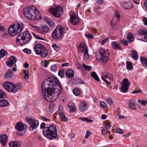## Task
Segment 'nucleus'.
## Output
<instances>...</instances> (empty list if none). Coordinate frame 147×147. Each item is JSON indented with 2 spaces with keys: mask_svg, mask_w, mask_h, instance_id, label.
Listing matches in <instances>:
<instances>
[{
  "mask_svg": "<svg viewBox=\"0 0 147 147\" xmlns=\"http://www.w3.org/2000/svg\"><path fill=\"white\" fill-rule=\"evenodd\" d=\"M131 57L134 59H136V60L138 59V56L136 51H132Z\"/></svg>",
  "mask_w": 147,
  "mask_h": 147,
  "instance_id": "473e14b6",
  "label": "nucleus"
},
{
  "mask_svg": "<svg viewBox=\"0 0 147 147\" xmlns=\"http://www.w3.org/2000/svg\"><path fill=\"white\" fill-rule=\"evenodd\" d=\"M65 74L67 77L71 78L74 76V72L71 69H67L65 72Z\"/></svg>",
  "mask_w": 147,
  "mask_h": 147,
  "instance_id": "5701e85b",
  "label": "nucleus"
},
{
  "mask_svg": "<svg viewBox=\"0 0 147 147\" xmlns=\"http://www.w3.org/2000/svg\"><path fill=\"white\" fill-rule=\"evenodd\" d=\"M24 26L22 23H17L16 25L11 26L8 29L9 33L12 36H15L22 31Z\"/></svg>",
  "mask_w": 147,
  "mask_h": 147,
  "instance_id": "423d86ee",
  "label": "nucleus"
},
{
  "mask_svg": "<svg viewBox=\"0 0 147 147\" xmlns=\"http://www.w3.org/2000/svg\"><path fill=\"white\" fill-rule=\"evenodd\" d=\"M129 105V108L131 109H136V106L134 104V101L133 99H131L129 100L128 102Z\"/></svg>",
  "mask_w": 147,
  "mask_h": 147,
  "instance_id": "a878e982",
  "label": "nucleus"
},
{
  "mask_svg": "<svg viewBox=\"0 0 147 147\" xmlns=\"http://www.w3.org/2000/svg\"><path fill=\"white\" fill-rule=\"evenodd\" d=\"M33 34L34 37L37 39L41 40H44V39L43 38L40 37L38 36L37 35H36L34 33Z\"/></svg>",
  "mask_w": 147,
  "mask_h": 147,
  "instance_id": "3c124183",
  "label": "nucleus"
},
{
  "mask_svg": "<svg viewBox=\"0 0 147 147\" xmlns=\"http://www.w3.org/2000/svg\"><path fill=\"white\" fill-rule=\"evenodd\" d=\"M129 42L128 41H127L126 40H121V42L125 46H127L128 44V42Z\"/></svg>",
  "mask_w": 147,
  "mask_h": 147,
  "instance_id": "5fc2aeb1",
  "label": "nucleus"
},
{
  "mask_svg": "<svg viewBox=\"0 0 147 147\" xmlns=\"http://www.w3.org/2000/svg\"><path fill=\"white\" fill-rule=\"evenodd\" d=\"M72 107H70L69 105H68V107H69V108L70 109L69 111L71 113L74 112L76 111V106L74 105V104H73Z\"/></svg>",
  "mask_w": 147,
  "mask_h": 147,
  "instance_id": "79ce46f5",
  "label": "nucleus"
},
{
  "mask_svg": "<svg viewBox=\"0 0 147 147\" xmlns=\"http://www.w3.org/2000/svg\"><path fill=\"white\" fill-rule=\"evenodd\" d=\"M101 78L105 82L107 85H109L111 84V83L110 82L108 81L107 79L112 80L113 79V76L111 74L106 72L102 74V76L101 77Z\"/></svg>",
  "mask_w": 147,
  "mask_h": 147,
  "instance_id": "4468645a",
  "label": "nucleus"
},
{
  "mask_svg": "<svg viewBox=\"0 0 147 147\" xmlns=\"http://www.w3.org/2000/svg\"><path fill=\"white\" fill-rule=\"evenodd\" d=\"M42 119V120L44 121H51V120L45 117H43Z\"/></svg>",
  "mask_w": 147,
  "mask_h": 147,
  "instance_id": "0e129e2a",
  "label": "nucleus"
},
{
  "mask_svg": "<svg viewBox=\"0 0 147 147\" xmlns=\"http://www.w3.org/2000/svg\"><path fill=\"white\" fill-rule=\"evenodd\" d=\"M52 47L57 52L59 51L60 48L57 47L56 44H53L52 45Z\"/></svg>",
  "mask_w": 147,
  "mask_h": 147,
  "instance_id": "49530a36",
  "label": "nucleus"
},
{
  "mask_svg": "<svg viewBox=\"0 0 147 147\" xmlns=\"http://www.w3.org/2000/svg\"><path fill=\"white\" fill-rule=\"evenodd\" d=\"M116 23L111 22V25L113 29H117V25Z\"/></svg>",
  "mask_w": 147,
  "mask_h": 147,
  "instance_id": "c03bdc74",
  "label": "nucleus"
},
{
  "mask_svg": "<svg viewBox=\"0 0 147 147\" xmlns=\"http://www.w3.org/2000/svg\"><path fill=\"white\" fill-rule=\"evenodd\" d=\"M50 12L54 16L59 18L60 17L63 13L62 7L58 5L55 8L49 9Z\"/></svg>",
  "mask_w": 147,
  "mask_h": 147,
  "instance_id": "9d476101",
  "label": "nucleus"
},
{
  "mask_svg": "<svg viewBox=\"0 0 147 147\" xmlns=\"http://www.w3.org/2000/svg\"><path fill=\"white\" fill-rule=\"evenodd\" d=\"M107 104L111 105L113 103V102L112 100V99L110 98H108L107 99Z\"/></svg>",
  "mask_w": 147,
  "mask_h": 147,
  "instance_id": "8fccbe9b",
  "label": "nucleus"
},
{
  "mask_svg": "<svg viewBox=\"0 0 147 147\" xmlns=\"http://www.w3.org/2000/svg\"><path fill=\"white\" fill-rule=\"evenodd\" d=\"M85 35L89 39H92L94 38L92 35L91 34H86Z\"/></svg>",
  "mask_w": 147,
  "mask_h": 147,
  "instance_id": "13d9d810",
  "label": "nucleus"
},
{
  "mask_svg": "<svg viewBox=\"0 0 147 147\" xmlns=\"http://www.w3.org/2000/svg\"><path fill=\"white\" fill-rule=\"evenodd\" d=\"M3 87L7 91L14 93V84L10 82H5L3 83Z\"/></svg>",
  "mask_w": 147,
  "mask_h": 147,
  "instance_id": "ddd939ff",
  "label": "nucleus"
},
{
  "mask_svg": "<svg viewBox=\"0 0 147 147\" xmlns=\"http://www.w3.org/2000/svg\"><path fill=\"white\" fill-rule=\"evenodd\" d=\"M138 102L140 103L141 105L145 106L147 103V101L145 100H138Z\"/></svg>",
  "mask_w": 147,
  "mask_h": 147,
  "instance_id": "de8ad7c7",
  "label": "nucleus"
},
{
  "mask_svg": "<svg viewBox=\"0 0 147 147\" xmlns=\"http://www.w3.org/2000/svg\"><path fill=\"white\" fill-rule=\"evenodd\" d=\"M110 124H107L105 125L104 129L107 130L110 127Z\"/></svg>",
  "mask_w": 147,
  "mask_h": 147,
  "instance_id": "052dcab7",
  "label": "nucleus"
},
{
  "mask_svg": "<svg viewBox=\"0 0 147 147\" xmlns=\"http://www.w3.org/2000/svg\"><path fill=\"white\" fill-rule=\"evenodd\" d=\"M21 87V84L20 83H17L15 84L14 88V93L17 92L20 89Z\"/></svg>",
  "mask_w": 147,
  "mask_h": 147,
  "instance_id": "cd10ccee",
  "label": "nucleus"
},
{
  "mask_svg": "<svg viewBox=\"0 0 147 147\" xmlns=\"http://www.w3.org/2000/svg\"><path fill=\"white\" fill-rule=\"evenodd\" d=\"M91 75L92 77L97 82H98L100 81L98 76L95 71L92 72Z\"/></svg>",
  "mask_w": 147,
  "mask_h": 147,
  "instance_id": "2f4dec72",
  "label": "nucleus"
},
{
  "mask_svg": "<svg viewBox=\"0 0 147 147\" xmlns=\"http://www.w3.org/2000/svg\"><path fill=\"white\" fill-rule=\"evenodd\" d=\"M13 76V73L12 70L9 69L4 75V78L6 79H9L11 78Z\"/></svg>",
  "mask_w": 147,
  "mask_h": 147,
  "instance_id": "412c9836",
  "label": "nucleus"
},
{
  "mask_svg": "<svg viewBox=\"0 0 147 147\" xmlns=\"http://www.w3.org/2000/svg\"><path fill=\"white\" fill-rule=\"evenodd\" d=\"M36 53L42 57H45L48 55V52L46 49L41 44H37L34 47Z\"/></svg>",
  "mask_w": 147,
  "mask_h": 147,
  "instance_id": "0eeeda50",
  "label": "nucleus"
},
{
  "mask_svg": "<svg viewBox=\"0 0 147 147\" xmlns=\"http://www.w3.org/2000/svg\"><path fill=\"white\" fill-rule=\"evenodd\" d=\"M120 19V16L119 13L117 12H115V16L112 19L111 22L115 23L118 22Z\"/></svg>",
  "mask_w": 147,
  "mask_h": 147,
  "instance_id": "4be33fe9",
  "label": "nucleus"
},
{
  "mask_svg": "<svg viewBox=\"0 0 147 147\" xmlns=\"http://www.w3.org/2000/svg\"><path fill=\"white\" fill-rule=\"evenodd\" d=\"M45 123L43 122L40 126L41 129L43 128V132L44 135L51 140L57 139L58 136L56 126L53 125H51L49 127H45Z\"/></svg>",
  "mask_w": 147,
  "mask_h": 147,
  "instance_id": "f03ea898",
  "label": "nucleus"
},
{
  "mask_svg": "<svg viewBox=\"0 0 147 147\" xmlns=\"http://www.w3.org/2000/svg\"><path fill=\"white\" fill-rule=\"evenodd\" d=\"M24 74L25 76H24V78L25 79H28L29 78V72L27 70H24Z\"/></svg>",
  "mask_w": 147,
  "mask_h": 147,
  "instance_id": "09e8293b",
  "label": "nucleus"
},
{
  "mask_svg": "<svg viewBox=\"0 0 147 147\" xmlns=\"http://www.w3.org/2000/svg\"><path fill=\"white\" fill-rule=\"evenodd\" d=\"M64 69L63 68H61L59 71L58 73V75L61 78H63L64 76Z\"/></svg>",
  "mask_w": 147,
  "mask_h": 147,
  "instance_id": "e433bc0d",
  "label": "nucleus"
},
{
  "mask_svg": "<svg viewBox=\"0 0 147 147\" xmlns=\"http://www.w3.org/2000/svg\"><path fill=\"white\" fill-rule=\"evenodd\" d=\"M116 132L117 133L119 134H123V131L122 129L119 128L117 129Z\"/></svg>",
  "mask_w": 147,
  "mask_h": 147,
  "instance_id": "864d4df0",
  "label": "nucleus"
},
{
  "mask_svg": "<svg viewBox=\"0 0 147 147\" xmlns=\"http://www.w3.org/2000/svg\"><path fill=\"white\" fill-rule=\"evenodd\" d=\"M140 61L144 67L147 66V59L144 57H140Z\"/></svg>",
  "mask_w": 147,
  "mask_h": 147,
  "instance_id": "c85d7f7f",
  "label": "nucleus"
},
{
  "mask_svg": "<svg viewBox=\"0 0 147 147\" xmlns=\"http://www.w3.org/2000/svg\"><path fill=\"white\" fill-rule=\"evenodd\" d=\"M24 16L30 20H38L41 19V16L38 11L34 6L25 8L23 9Z\"/></svg>",
  "mask_w": 147,
  "mask_h": 147,
  "instance_id": "7ed1b4c3",
  "label": "nucleus"
},
{
  "mask_svg": "<svg viewBox=\"0 0 147 147\" xmlns=\"http://www.w3.org/2000/svg\"><path fill=\"white\" fill-rule=\"evenodd\" d=\"M41 87L43 97L49 102L54 101L58 98L62 89L59 81L53 76L45 80Z\"/></svg>",
  "mask_w": 147,
  "mask_h": 147,
  "instance_id": "f257e3e1",
  "label": "nucleus"
},
{
  "mask_svg": "<svg viewBox=\"0 0 147 147\" xmlns=\"http://www.w3.org/2000/svg\"><path fill=\"white\" fill-rule=\"evenodd\" d=\"M79 47L81 49H83L82 50V51H85V49H87L86 47L85 44L84 42L81 43Z\"/></svg>",
  "mask_w": 147,
  "mask_h": 147,
  "instance_id": "58836bf2",
  "label": "nucleus"
},
{
  "mask_svg": "<svg viewBox=\"0 0 147 147\" xmlns=\"http://www.w3.org/2000/svg\"><path fill=\"white\" fill-rule=\"evenodd\" d=\"M8 137L6 134L0 136V141L2 145L5 147L6 145Z\"/></svg>",
  "mask_w": 147,
  "mask_h": 147,
  "instance_id": "6ab92c4d",
  "label": "nucleus"
},
{
  "mask_svg": "<svg viewBox=\"0 0 147 147\" xmlns=\"http://www.w3.org/2000/svg\"><path fill=\"white\" fill-rule=\"evenodd\" d=\"M9 36L7 33H4L2 34L1 36L4 38H7Z\"/></svg>",
  "mask_w": 147,
  "mask_h": 147,
  "instance_id": "6e6d98bb",
  "label": "nucleus"
},
{
  "mask_svg": "<svg viewBox=\"0 0 147 147\" xmlns=\"http://www.w3.org/2000/svg\"><path fill=\"white\" fill-rule=\"evenodd\" d=\"M48 65V63L46 61H43L42 62V65L46 67Z\"/></svg>",
  "mask_w": 147,
  "mask_h": 147,
  "instance_id": "bf43d9fd",
  "label": "nucleus"
},
{
  "mask_svg": "<svg viewBox=\"0 0 147 147\" xmlns=\"http://www.w3.org/2000/svg\"><path fill=\"white\" fill-rule=\"evenodd\" d=\"M82 66L85 70L87 71H90L92 68L91 66L87 65L84 63L83 64Z\"/></svg>",
  "mask_w": 147,
  "mask_h": 147,
  "instance_id": "ea45409f",
  "label": "nucleus"
},
{
  "mask_svg": "<svg viewBox=\"0 0 147 147\" xmlns=\"http://www.w3.org/2000/svg\"><path fill=\"white\" fill-rule=\"evenodd\" d=\"M88 107V105L84 101L81 102L79 106V110L81 111H84L86 110Z\"/></svg>",
  "mask_w": 147,
  "mask_h": 147,
  "instance_id": "aec40b11",
  "label": "nucleus"
},
{
  "mask_svg": "<svg viewBox=\"0 0 147 147\" xmlns=\"http://www.w3.org/2000/svg\"><path fill=\"white\" fill-rule=\"evenodd\" d=\"M23 51L27 54H30L31 53V51L27 48H25L23 50Z\"/></svg>",
  "mask_w": 147,
  "mask_h": 147,
  "instance_id": "4d7b16f0",
  "label": "nucleus"
},
{
  "mask_svg": "<svg viewBox=\"0 0 147 147\" xmlns=\"http://www.w3.org/2000/svg\"><path fill=\"white\" fill-rule=\"evenodd\" d=\"M73 92L74 94L76 96H79L80 94V91L77 88L74 89Z\"/></svg>",
  "mask_w": 147,
  "mask_h": 147,
  "instance_id": "4c0bfd02",
  "label": "nucleus"
},
{
  "mask_svg": "<svg viewBox=\"0 0 147 147\" xmlns=\"http://www.w3.org/2000/svg\"><path fill=\"white\" fill-rule=\"evenodd\" d=\"M7 53L4 49H1L0 51V58H2L4 56H6Z\"/></svg>",
  "mask_w": 147,
  "mask_h": 147,
  "instance_id": "c756f323",
  "label": "nucleus"
},
{
  "mask_svg": "<svg viewBox=\"0 0 147 147\" xmlns=\"http://www.w3.org/2000/svg\"><path fill=\"white\" fill-rule=\"evenodd\" d=\"M60 117L61 119L63 117V116L65 115L62 112H61L59 113Z\"/></svg>",
  "mask_w": 147,
  "mask_h": 147,
  "instance_id": "774afa93",
  "label": "nucleus"
},
{
  "mask_svg": "<svg viewBox=\"0 0 147 147\" xmlns=\"http://www.w3.org/2000/svg\"><path fill=\"white\" fill-rule=\"evenodd\" d=\"M88 49H85V53L84 54V57L85 60H86L88 59L89 57V55L88 54Z\"/></svg>",
  "mask_w": 147,
  "mask_h": 147,
  "instance_id": "f704fd0d",
  "label": "nucleus"
},
{
  "mask_svg": "<svg viewBox=\"0 0 147 147\" xmlns=\"http://www.w3.org/2000/svg\"><path fill=\"white\" fill-rule=\"evenodd\" d=\"M16 60L17 59L15 56H11L9 58L8 61L6 63L7 65L10 67H12L16 63Z\"/></svg>",
  "mask_w": 147,
  "mask_h": 147,
  "instance_id": "dca6fc26",
  "label": "nucleus"
},
{
  "mask_svg": "<svg viewBox=\"0 0 147 147\" xmlns=\"http://www.w3.org/2000/svg\"><path fill=\"white\" fill-rule=\"evenodd\" d=\"M127 68V70H130L132 69V64L129 61H127L126 62Z\"/></svg>",
  "mask_w": 147,
  "mask_h": 147,
  "instance_id": "c9c22d12",
  "label": "nucleus"
},
{
  "mask_svg": "<svg viewBox=\"0 0 147 147\" xmlns=\"http://www.w3.org/2000/svg\"><path fill=\"white\" fill-rule=\"evenodd\" d=\"M142 21L144 22V24L147 26V18H144Z\"/></svg>",
  "mask_w": 147,
  "mask_h": 147,
  "instance_id": "680f3d73",
  "label": "nucleus"
},
{
  "mask_svg": "<svg viewBox=\"0 0 147 147\" xmlns=\"http://www.w3.org/2000/svg\"><path fill=\"white\" fill-rule=\"evenodd\" d=\"M51 71L55 72L57 71V67L56 65H54L51 66Z\"/></svg>",
  "mask_w": 147,
  "mask_h": 147,
  "instance_id": "a18cd8bd",
  "label": "nucleus"
},
{
  "mask_svg": "<svg viewBox=\"0 0 147 147\" xmlns=\"http://www.w3.org/2000/svg\"><path fill=\"white\" fill-rule=\"evenodd\" d=\"M37 28V31L41 34H45L48 32L49 30V27L46 25H43L40 28Z\"/></svg>",
  "mask_w": 147,
  "mask_h": 147,
  "instance_id": "a211bd4d",
  "label": "nucleus"
},
{
  "mask_svg": "<svg viewBox=\"0 0 147 147\" xmlns=\"http://www.w3.org/2000/svg\"><path fill=\"white\" fill-rule=\"evenodd\" d=\"M97 2L99 5H101L103 3V0H97Z\"/></svg>",
  "mask_w": 147,
  "mask_h": 147,
  "instance_id": "e2e57ef3",
  "label": "nucleus"
},
{
  "mask_svg": "<svg viewBox=\"0 0 147 147\" xmlns=\"http://www.w3.org/2000/svg\"><path fill=\"white\" fill-rule=\"evenodd\" d=\"M76 82L79 84H84L85 83L84 82L82 79L80 78H76Z\"/></svg>",
  "mask_w": 147,
  "mask_h": 147,
  "instance_id": "a19ab883",
  "label": "nucleus"
},
{
  "mask_svg": "<svg viewBox=\"0 0 147 147\" xmlns=\"http://www.w3.org/2000/svg\"><path fill=\"white\" fill-rule=\"evenodd\" d=\"M63 28L60 26H57L53 31L52 34V37L55 40H58L61 37L63 33Z\"/></svg>",
  "mask_w": 147,
  "mask_h": 147,
  "instance_id": "1a4fd4ad",
  "label": "nucleus"
},
{
  "mask_svg": "<svg viewBox=\"0 0 147 147\" xmlns=\"http://www.w3.org/2000/svg\"><path fill=\"white\" fill-rule=\"evenodd\" d=\"M142 92V90H137L134 91L132 92L133 94H135L136 93H140Z\"/></svg>",
  "mask_w": 147,
  "mask_h": 147,
  "instance_id": "338daca9",
  "label": "nucleus"
},
{
  "mask_svg": "<svg viewBox=\"0 0 147 147\" xmlns=\"http://www.w3.org/2000/svg\"><path fill=\"white\" fill-rule=\"evenodd\" d=\"M100 105L101 107L103 108L107 107V104L103 101H102L100 102Z\"/></svg>",
  "mask_w": 147,
  "mask_h": 147,
  "instance_id": "603ef678",
  "label": "nucleus"
},
{
  "mask_svg": "<svg viewBox=\"0 0 147 147\" xmlns=\"http://www.w3.org/2000/svg\"><path fill=\"white\" fill-rule=\"evenodd\" d=\"M9 102L5 100H0V107H5L9 105Z\"/></svg>",
  "mask_w": 147,
  "mask_h": 147,
  "instance_id": "393cba45",
  "label": "nucleus"
},
{
  "mask_svg": "<svg viewBox=\"0 0 147 147\" xmlns=\"http://www.w3.org/2000/svg\"><path fill=\"white\" fill-rule=\"evenodd\" d=\"M109 54L107 50L101 48L97 53L96 57L97 59H100L101 62L105 64L109 59Z\"/></svg>",
  "mask_w": 147,
  "mask_h": 147,
  "instance_id": "39448f33",
  "label": "nucleus"
},
{
  "mask_svg": "<svg viewBox=\"0 0 147 147\" xmlns=\"http://www.w3.org/2000/svg\"><path fill=\"white\" fill-rule=\"evenodd\" d=\"M133 34L131 33H129L127 36V38L129 42L133 41L134 39L133 36Z\"/></svg>",
  "mask_w": 147,
  "mask_h": 147,
  "instance_id": "7c9ffc66",
  "label": "nucleus"
},
{
  "mask_svg": "<svg viewBox=\"0 0 147 147\" xmlns=\"http://www.w3.org/2000/svg\"><path fill=\"white\" fill-rule=\"evenodd\" d=\"M130 83L128 79L125 78L121 83V91L122 92L125 93L127 92L130 85Z\"/></svg>",
  "mask_w": 147,
  "mask_h": 147,
  "instance_id": "f8f14e48",
  "label": "nucleus"
},
{
  "mask_svg": "<svg viewBox=\"0 0 147 147\" xmlns=\"http://www.w3.org/2000/svg\"><path fill=\"white\" fill-rule=\"evenodd\" d=\"M6 95L2 90H0V98H5L6 97Z\"/></svg>",
  "mask_w": 147,
  "mask_h": 147,
  "instance_id": "37998d69",
  "label": "nucleus"
},
{
  "mask_svg": "<svg viewBox=\"0 0 147 147\" xmlns=\"http://www.w3.org/2000/svg\"><path fill=\"white\" fill-rule=\"evenodd\" d=\"M122 5L125 9H129L133 7V4L130 2H124L122 3Z\"/></svg>",
  "mask_w": 147,
  "mask_h": 147,
  "instance_id": "b1692460",
  "label": "nucleus"
},
{
  "mask_svg": "<svg viewBox=\"0 0 147 147\" xmlns=\"http://www.w3.org/2000/svg\"><path fill=\"white\" fill-rule=\"evenodd\" d=\"M32 38V36L29 32L24 31L18 36L16 42L18 45L27 44L30 41Z\"/></svg>",
  "mask_w": 147,
  "mask_h": 147,
  "instance_id": "20e7f679",
  "label": "nucleus"
},
{
  "mask_svg": "<svg viewBox=\"0 0 147 147\" xmlns=\"http://www.w3.org/2000/svg\"><path fill=\"white\" fill-rule=\"evenodd\" d=\"M112 47L116 50H121V48L120 47L119 44L116 41L112 42L111 43Z\"/></svg>",
  "mask_w": 147,
  "mask_h": 147,
  "instance_id": "bb28decb",
  "label": "nucleus"
},
{
  "mask_svg": "<svg viewBox=\"0 0 147 147\" xmlns=\"http://www.w3.org/2000/svg\"><path fill=\"white\" fill-rule=\"evenodd\" d=\"M138 34L139 36H141V38L140 39L142 40L147 42V30H140L138 31Z\"/></svg>",
  "mask_w": 147,
  "mask_h": 147,
  "instance_id": "2eb2a0df",
  "label": "nucleus"
},
{
  "mask_svg": "<svg viewBox=\"0 0 147 147\" xmlns=\"http://www.w3.org/2000/svg\"><path fill=\"white\" fill-rule=\"evenodd\" d=\"M69 63H65L62 64L61 65V66L63 67L65 66L67 67L69 66Z\"/></svg>",
  "mask_w": 147,
  "mask_h": 147,
  "instance_id": "69168bd1",
  "label": "nucleus"
},
{
  "mask_svg": "<svg viewBox=\"0 0 147 147\" xmlns=\"http://www.w3.org/2000/svg\"><path fill=\"white\" fill-rule=\"evenodd\" d=\"M9 147H17L18 144L16 141H12L9 143Z\"/></svg>",
  "mask_w": 147,
  "mask_h": 147,
  "instance_id": "72a5a7b5",
  "label": "nucleus"
},
{
  "mask_svg": "<svg viewBox=\"0 0 147 147\" xmlns=\"http://www.w3.org/2000/svg\"><path fill=\"white\" fill-rule=\"evenodd\" d=\"M26 119L27 122L31 125L29 127V129L31 130L32 131L38 127L39 124L38 121L34 120L28 117H26Z\"/></svg>",
  "mask_w": 147,
  "mask_h": 147,
  "instance_id": "9b49d317",
  "label": "nucleus"
},
{
  "mask_svg": "<svg viewBox=\"0 0 147 147\" xmlns=\"http://www.w3.org/2000/svg\"><path fill=\"white\" fill-rule=\"evenodd\" d=\"M15 128L17 130V134L19 136H22L26 132L27 127L25 124L18 122L15 125Z\"/></svg>",
  "mask_w": 147,
  "mask_h": 147,
  "instance_id": "6e6552de",
  "label": "nucleus"
},
{
  "mask_svg": "<svg viewBox=\"0 0 147 147\" xmlns=\"http://www.w3.org/2000/svg\"><path fill=\"white\" fill-rule=\"evenodd\" d=\"M79 18L76 15H71L70 16V22L73 25H77L79 23Z\"/></svg>",
  "mask_w": 147,
  "mask_h": 147,
  "instance_id": "f3484780",
  "label": "nucleus"
}]
</instances>
